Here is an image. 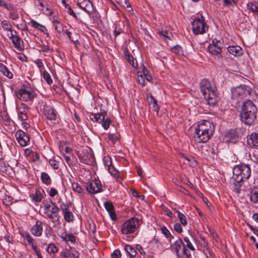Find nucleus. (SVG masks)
<instances>
[{
    "mask_svg": "<svg viewBox=\"0 0 258 258\" xmlns=\"http://www.w3.org/2000/svg\"><path fill=\"white\" fill-rule=\"evenodd\" d=\"M257 112V107L252 101L250 100L244 101L240 107V120L245 124L250 125L256 120Z\"/></svg>",
    "mask_w": 258,
    "mask_h": 258,
    "instance_id": "obj_1",
    "label": "nucleus"
},
{
    "mask_svg": "<svg viewBox=\"0 0 258 258\" xmlns=\"http://www.w3.org/2000/svg\"><path fill=\"white\" fill-rule=\"evenodd\" d=\"M215 125L209 120H203L195 128V141L199 143L208 142L215 132Z\"/></svg>",
    "mask_w": 258,
    "mask_h": 258,
    "instance_id": "obj_2",
    "label": "nucleus"
},
{
    "mask_svg": "<svg viewBox=\"0 0 258 258\" xmlns=\"http://www.w3.org/2000/svg\"><path fill=\"white\" fill-rule=\"evenodd\" d=\"M200 87L207 103L212 106H215L218 101V93L214 88H212L209 81L206 79L202 80L200 82Z\"/></svg>",
    "mask_w": 258,
    "mask_h": 258,
    "instance_id": "obj_3",
    "label": "nucleus"
},
{
    "mask_svg": "<svg viewBox=\"0 0 258 258\" xmlns=\"http://www.w3.org/2000/svg\"><path fill=\"white\" fill-rule=\"evenodd\" d=\"M250 93V88L248 86L245 85H241L231 89V98L234 102L237 104Z\"/></svg>",
    "mask_w": 258,
    "mask_h": 258,
    "instance_id": "obj_4",
    "label": "nucleus"
},
{
    "mask_svg": "<svg viewBox=\"0 0 258 258\" xmlns=\"http://www.w3.org/2000/svg\"><path fill=\"white\" fill-rule=\"evenodd\" d=\"M171 250L175 252L178 258H189L190 253L186 249L181 239H178L171 245Z\"/></svg>",
    "mask_w": 258,
    "mask_h": 258,
    "instance_id": "obj_5",
    "label": "nucleus"
},
{
    "mask_svg": "<svg viewBox=\"0 0 258 258\" xmlns=\"http://www.w3.org/2000/svg\"><path fill=\"white\" fill-rule=\"evenodd\" d=\"M193 33L196 35L203 34L208 29V26L205 22V19L201 15L200 17H196L192 23Z\"/></svg>",
    "mask_w": 258,
    "mask_h": 258,
    "instance_id": "obj_6",
    "label": "nucleus"
},
{
    "mask_svg": "<svg viewBox=\"0 0 258 258\" xmlns=\"http://www.w3.org/2000/svg\"><path fill=\"white\" fill-rule=\"evenodd\" d=\"M139 226L138 219L132 217L124 222L121 225V231L123 234H130L134 233Z\"/></svg>",
    "mask_w": 258,
    "mask_h": 258,
    "instance_id": "obj_7",
    "label": "nucleus"
},
{
    "mask_svg": "<svg viewBox=\"0 0 258 258\" xmlns=\"http://www.w3.org/2000/svg\"><path fill=\"white\" fill-rule=\"evenodd\" d=\"M234 175L237 177H242L244 179H247L251 174V169L248 165L241 164L234 166L233 170Z\"/></svg>",
    "mask_w": 258,
    "mask_h": 258,
    "instance_id": "obj_8",
    "label": "nucleus"
},
{
    "mask_svg": "<svg viewBox=\"0 0 258 258\" xmlns=\"http://www.w3.org/2000/svg\"><path fill=\"white\" fill-rule=\"evenodd\" d=\"M15 94L18 99L25 102L31 101L35 97L34 92L29 91L22 88L16 90Z\"/></svg>",
    "mask_w": 258,
    "mask_h": 258,
    "instance_id": "obj_9",
    "label": "nucleus"
},
{
    "mask_svg": "<svg viewBox=\"0 0 258 258\" xmlns=\"http://www.w3.org/2000/svg\"><path fill=\"white\" fill-rule=\"evenodd\" d=\"M87 190L91 194H95L102 191L101 184L99 180H93L87 183Z\"/></svg>",
    "mask_w": 258,
    "mask_h": 258,
    "instance_id": "obj_10",
    "label": "nucleus"
},
{
    "mask_svg": "<svg viewBox=\"0 0 258 258\" xmlns=\"http://www.w3.org/2000/svg\"><path fill=\"white\" fill-rule=\"evenodd\" d=\"M15 136L17 141L22 147H25L28 144L30 137L26 133L20 130L16 132Z\"/></svg>",
    "mask_w": 258,
    "mask_h": 258,
    "instance_id": "obj_11",
    "label": "nucleus"
},
{
    "mask_svg": "<svg viewBox=\"0 0 258 258\" xmlns=\"http://www.w3.org/2000/svg\"><path fill=\"white\" fill-rule=\"evenodd\" d=\"M243 182L242 177H237L233 175L230 180V184L232 186L233 191L237 194H240Z\"/></svg>",
    "mask_w": 258,
    "mask_h": 258,
    "instance_id": "obj_12",
    "label": "nucleus"
},
{
    "mask_svg": "<svg viewBox=\"0 0 258 258\" xmlns=\"http://www.w3.org/2000/svg\"><path fill=\"white\" fill-rule=\"evenodd\" d=\"M77 5L88 13L91 12L93 10V4L90 0H78Z\"/></svg>",
    "mask_w": 258,
    "mask_h": 258,
    "instance_id": "obj_13",
    "label": "nucleus"
},
{
    "mask_svg": "<svg viewBox=\"0 0 258 258\" xmlns=\"http://www.w3.org/2000/svg\"><path fill=\"white\" fill-rule=\"evenodd\" d=\"M43 113L49 120H54L56 118V110L50 106H45L43 108Z\"/></svg>",
    "mask_w": 258,
    "mask_h": 258,
    "instance_id": "obj_14",
    "label": "nucleus"
},
{
    "mask_svg": "<svg viewBox=\"0 0 258 258\" xmlns=\"http://www.w3.org/2000/svg\"><path fill=\"white\" fill-rule=\"evenodd\" d=\"M146 98L149 105L152 108L153 110L158 113L159 110V106L157 104V100L154 98L152 95L150 93H148L146 95Z\"/></svg>",
    "mask_w": 258,
    "mask_h": 258,
    "instance_id": "obj_15",
    "label": "nucleus"
},
{
    "mask_svg": "<svg viewBox=\"0 0 258 258\" xmlns=\"http://www.w3.org/2000/svg\"><path fill=\"white\" fill-rule=\"evenodd\" d=\"M43 230L42 223L40 221H37L35 224L32 227L31 231L35 236H40Z\"/></svg>",
    "mask_w": 258,
    "mask_h": 258,
    "instance_id": "obj_16",
    "label": "nucleus"
},
{
    "mask_svg": "<svg viewBox=\"0 0 258 258\" xmlns=\"http://www.w3.org/2000/svg\"><path fill=\"white\" fill-rule=\"evenodd\" d=\"M238 139V136L234 130H230L225 135V140L226 142L235 143Z\"/></svg>",
    "mask_w": 258,
    "mask_h": 258,
    "instance_id": "obj_17",
    "label": "nucleus"
},
{
    "mask_svg": "<svg viewBox=\"0 0 258 258\" xmlns=\"http://www.w3.org/2000/svg\"><path fill=\"white\" fill-rule=\"evenodd\" d=\"M105 209L108 212L111 219L115 221L116 219V215L114 212V206L113 204L109 201H107L104 204Z\"/></svg>",
    "mask_w": 258,
    "mask_h": 258,
    "instance_id": "obj_18",
    "label": "nucleus"
},
{
    "mask_svg": "<svg viewBox=\"0 0 258 258\" xmlns=\"http://www.w3.org/2000/svg\"><path fill=\"white\" fill-rule=\"evenodd\" d=\"M78 157L81 162L86 164H89L94 160L93 155L90 153H87L86 154H84V155L79 154Z\"/></svg>",
    "mask_w": 258,
    "mask_h": 258,
    "instance_id": "obj_19",
    "label": "nucleus"
},
{
    "mask_svg": "<svg viewBox=\"0 0 258 258\" xmlns=\"http://www.w3.org/2000/svg\"><path fill=\"white\" fill-rule=\"evenodd\" d=\"M22 237L24 238V240H26L27 244L30 245L34 250H36L37 247L36 245L35 240L30 236L28 232H25L21 234Z\"/></svg>",
    "mask_w": 258,
    "mask_h": 258,
    "instance_id": "obj_20",
    "label": "nucleus"
},
{
    "mask_svg": "<svg viewBox=\"0 0 258 258\" xmlns=\"http://www.w3.org/2000/svg\"><path fill=\"white\" fill-rule=\"evenodd\" d=\"M206 152H207V155H209L213 158H215L218 155L219 153V150L218 149V147L215 144L209 145L208 146H206Z\"/></svg>",
    "mask_w": 258,
    "mask_h": 258,
    "instance_id": "obj_21",
    "label": "nucleus"
},
{
    "mask_svg": "<svg viewBox=\"0 0 258 258\" xmlns=\"http://www.w3.org/2000/svg\"><path fill=\"white\" fill-rule=\"evenodd\" d=\"M247 142L251 146L258 148V133H252L248 138Z\"/></svg>",
    "mask_w": 258,
    "mask_h": 258,
    "instance_id": "obj_22",
    "label": "nucleus"
},
{
    "mask_svg": "<svg viewBox=\"0 0 258 258\" xmlns=\"http://www.w3.org/2000/svg\"><path fill=\"white\" fill-rule=\"evenodd\" d=\"M228 52L235 56H240L243 53L242 48L238 45L229 46L227 47Z\"/></svg>",
    "mask_w": 258,
    "mask_h": 258,
    "instance_id": "obj_23",
    "label": "nucleus"
},
{
    "mask_svg": "<svg viewBox=\"0 0 258 258\" xmlns=\"http://www.w3.org/2000/svg\"><path fill=\"white\" fill-rule=\"evenodd\" d=\"M208 49L209 52L212 54L217 55L219 56L221 55L222 47L220 45L212 44L209 46Z\"/></svg>",
    "mask_w": 258,
    "mask_h": 258,
    "instance_id": "obj_24",
    "label": "nucleus"
},
{
    "mask_svg": "<svg viewBox=\"0 0 258 258\" xmlns=\"http://www.w3.org/2000/svg\"><path fill=\"white\" fill-rule=\"evenodd\" d=\"M125 57L127 61L133 66L134 68L138 67V62L136 58L128 52V50L126 49L124 51Z\"/></svg>",
    "mask_w": 258,
    "mask_h": 258,
    "instance_id": "obj_25",
    "label": "nucleus"
},
{
    "mask_svg": "<svg viewBox=\"0 0 258 258\" xmlns=\"http://www.w3.org/2000/svg\"><path fill=\"white\" fill-rule=\"evenodd\" d=\"M9 38L12 40V43L16 48L18 49L21 48V43L23 42V41L18 36L11 33Z\"/></svg>",
    "mask_w": 258,
    "mask_h": 258,
    "instance_id": "obj_26",
    "label": "nucleus"
},
{
    "mask_svg": "<svg viewBox=\"0 0 258 258\" xmlns=\"http://www.w3.org/2000/svg\"><path fill=\"white\" fill-rule=\"evenodd\" d=\"M250 200L254 203H258V187L254 186L251 189Z\"/></svg>",
    "mask_w": 258,
    "mask_h": 258,
    "instance_id": "obj_27",
    "label": "nucleus"
},
{
    "mask_svg": "<svg viewBox=\"0 0 258 258\" xmlns=\"http://www.w3.org/2000/svg\"><path fill=\"white\" fill-rule=\"evenodd\" d=\"M104 114H106V111L104 110H101L99 113L91 114L90 115V118L92 121L100 122Z\"/></svg>",
    "mask_w": 258,
    "mask_h": 258,
    "instance_id": "obj_28",
    "label": "nucleus"
},
{
    "mask_svg": "<svg viewBox=\"0 0 258 258\" xmlns=\"http://www.w3.org/2000/svg\"><path fill=\"white\" fill-rule=\"evenodd\" d=\"M0 72L9 79H12L13 77V74L9 69L2 63H0Z\"/></svg>",
    "mask_w": 258,
    "mask_h": 258,
    "instance_id": "obj_29",
    "label": "nucleus"
},
{
    "mask_svg": "<svg viewBox=\"0 0 258 258\" xmlns=\"http://www.w3.org/2000/svg\"><path fill=\"white\" fill-rule=\"evenodd\" d=\"M124 249L126 252L127 255L130 258H133L136 255L137 252L136 249L130 245H125Z\"/></svg>",
    "mask_w": 258,
    "mask_h": 258,
    "instance_id": "obj_30",
    "label": "nucleus"
},
{
    "mask_svg": "<svg viewBox=\"0 0 258 258\" xmlns=\"http://www.w3.org/2000/svg\"><path fill=\"white\" fill-rule=\"evenodd\" d=\"M52 22L53 23V26L55 28V30L59 33L62 32L63 30L62 24L61 23L55 19L54 18H52Z\"/></svg>",
    "mask_w": 258,
    "mask_h": 258,
    "instance_id": "obj_31",
    "label": "nucleus"
},
{
    "mask_svg": "<svg viewBox=\"0 0 258 258\" xmlns=\"http://www.w3.org/2000/svg\"><path fill=\"white\" fill-rule=\"evenodd\" d=\"M106 115V114H104L100 121V123H101L102 126L104 130L108 129L111 123V120L109 117L105 118Z\"/></svg>",
    "mask_w": 258,
    "mask_h": 258,
    "instance_id": "obj_32",
    "label": "nucleus"
},
{
    "mask_svg": "<svg viewBox=\"0 0 258 258\" xmlns=\"http://www.w3.org/2000/svg\"><path fill=\"white\" fill-rule=\"evenodd\" d=\"M44 214L47 215L48 218L50 219L52 222L55 223L56 222H59V219L60 218V216L59 215H55L52 213H49V212H45Z\"/></svg>",
    "mask_w": 258,
    "mask_h": 258,
    "instance_id": "obj_33",
    "label": "nucleus"
},
{
    "mask_svg": "<svg viewBox=\"0 0 258 258\" xmlns=\"http://www.w3.org/2000/svg\"><path fill=\"white\" fill-rule=\"evenodd\" d=\"M247 8L252 13L258 14V3L256 2H249L247 4Z\"/></svg>",
    "mask_w": 258,
    "mask_h": 258,
    "instance_id": "obj_34",
    "label": "nucleus"
},
{
    "mask_svg": "<svg viewBox=\"0 0 258 258\" xmlns=\"http://www.w3.org/2000/svg\"><path fill=\"white\" fill-rule=\"evenodd\" d=\"M42 181L46 185L51 184V180L49 175L45 172H42L41 174Z\"/></svg>",
    "mask_w": 258,
    "mask_h": 258,
    "instance_id": "obj_35",
    "label": "nucleus"
},
{
    "mask_svg": "<svg viewBox=\"0 0 258 258\" xmlns=\"http://www.w3.org/2000/svg\"><path fill=\"white\" fill-rule=\"evenodd\" d=\"M43 198V195L39 190H36L35 193L33 195V201L36 203L40 202Z\"/></svg>",
    "mask_w": 258,
    "mask_h": 258,
    "instance_id": "obj_36",
    "label": "nucleus"
},
{
    "mask_svg": "<svg viewBox=\"0 0 258 258\" xmlns=\"http://www.w3.org/2000/svg\"><path fill=\"white\" fill-rule=\"evenodd\" d=\"M116 1L121 6L127 8L128 11H133V9L127 0H116Z\"/></svg>",
    "mask_w": 258,
    "mask_h": 258,
    "instance_id": "obj_37",
    "label": "nucleus"
},
{
    "mask_svg": "<svg viewBox=\"0 0 258 258\" xmlns=\"http://www.w3.org/2000/svg\"><path fill=\"white\" fill-rule=\"evenodd\" d=\"M175 210L177 213V217L180 220L181 224L184 226L187 225V222L185 216L183 214L180 212L179 211L176 210Z\"/></svg>",
    "mask_w": 258,
    "mask_h": 258,
    "instance_id": "obj_38",
    "label": "nucleus"
},
{
    "mask_svg": "<svg viewBox=\"0 0 258 258\" xmlns=\"http://www.w3.org/2000/svg\"><path fill=\"white\" fill-rule=\"evenodd\" d=\"M2 28L5 31H12V25L8 21H3L1 23Z\"/></svg>",
    "mask_w": 258,
    "mask_h": 258,
    "instance_id": "obj_39",
    "label": "nucleus"
},
{
    "mask_svg": "<svg viewBox=\"0 0 258 258\" xmlns=\"http://www.w3.org/2000/svg\"><path fill=\"white\" fill-rule=\"evenodd\" d=\"M108 170L110 173L113 175L116 179H117L118 181H120V178L119 177V173L117 170L115 169L113 166H109L108 168Z\"/></svg>",
    "mask_w": 258,
    "mask_h": 258,
    "instance_id": "obj_40",
    "label": "nucleus"
},
{
    "mask_svg": "<svg viewBox=\"0 0 258 258\" xmlns=\"http://www.w3.org/2000/svg\"><path fill=\"white\" fill-rule=\"evenodd\" d=\"M161 231L162 233L167 238H169V240H171V239H173L174 237L172 236L169 231L166 228V227L163 226L161 228Z\"/></svg>",
    "mask_w": 258,
    "mask_h": 258,
    "instance_id": "obj_41",
    "label": "nucleus"
},
{
    "mask_svg": "<svg viewBox=\"0 0 258 258\" xmlns=\"http://www.w3.org/2000/svg\"><path fill=\"white\" fill-rule=\"evenodd\" d=\"M190 238H191V239L194 240V237L190 235L189 236V237H184L183 239H184V241H185V242L186 243V246L190 250H195V248L194 247V246L192 245V244H191V242H190Z\"/></svg>",
    "mask_w": 258,
    "mask_h": 258,
    "instance_id": "obj_42",
    "label": "nucleus"
},
{
    "mask_svg": "<svg viewBox=\"0 0 258 258\" xmlns=\"http://www.w3.org/2000/svg\"><path fill=\"white\" fill-rule=\"evenodd\" d=\"M63 214L64 216V219L67 222H72L74 220V215L72 212H71V211H68V212H65Z\"/></svg>",
    "mask_w": 258,
    "mask_h": 258,
    "instance_id": "obj_43",
    "label": "nucleus"
},
{
    "mask_svg": "<svg viewBox=\"0 0 258 258\" xmlns=\"http://www.w3.org/2000/svg\"><path fill=\"white\" fill-rule=\"evenodd\" d=\"M72 186L73 190L79 194H82L83 192V190L81 186L78 183H73Z\"/></svg>",
    "mask_w": 258,
    "mask_h": 258,
    "instance_id": "obj_44",
    "label": "nucleus"
},
{
    "mask_svg": "<svg viewBox=\"0 0 258 258\" xmlns=\"http://www.w3.org/2000/svg\"><path fill=\"white\" fill-rule=\"evenodd\" d=\"M238 0H224V5L225 6L230 7L235 6Z\"/></svg>",
    "mask_w": 258,
    "mask_h": 258,
    "instance_id": "obj_45",
    "label": "nucleus"
},
{
    "mask_svg": "<svg viewBox=\"0 0 258 258\" xmlns=\"http://www.w3.org/2000/svg\"><path fill=\"white\" fill-rule=\"evenodd\" d=\"M58 250L57 247L52 243H50L48 245L47 251L48 253H55Z\"/></svg>",
    "mask_w": 258,
    "mask_h": 258,
    "instance_id": "obj_46",
    "label": "nucleus"
},
{
    "mask_svg": "<svg viewBox=\"0 0 258 258\" xmlns=\"http://www.w3.org/2000/svg\"><path fill=\"white\" fill-rule=\"evenodd\" d=\"M43 79L46 81L48 84H51L52 83V79L50 77L49 73L46 71H44L43 73Z\"/></svg>",
    "mask_w": 258,
    "mask_h": 258,
    "instance_id": "obj_47",
    "label": "nucleus"
},
{
    "mask_svg": "<svg viewBox=\"0 0 258 258\" xmlns=\"http://www.w3.org/2000/svg\"><path fill=\"white\" fill-rule=\"evenodd\" d=\"M172 52L177 54H180L182 53V49L179 45H177L171 48Z\"/></svg>",
    "mask_w": 258,
    "mask_h": 258,
    "instance_id": "obj_48",
    "label": "nucleus"
},
{
    "mask_svg": "<svg viewBox=\"0 0 258 258\" xmlns=\"http://www.w3.org/2000/svg\"><path fill=\"white\" fill-rule=\"evenodd\" d=\"M50 203L52 205V207L50 210V212L53 213L55 215H58V213L59 211V209L56 206L54 203L51 202Z\"/></svg>",
    "mask_w": 258,
    "mask_h": 258,
    "instance_id": "obj_49",
    "label": "nucleus"
},
{
    "mask_svg": "<svg viewBox=\"0 0 258 258\" xmlns=\"http://www.w3.org/2000/svg\"><path fill=\"white\" fill-rule=\"evenodd\" d=\"M143 72L146 80L148 82H151L152 80V76L150 74H148L149 71L144 66L143 67Z\"/></svg>",
    "mask_w": 258,
    "mask_h": 258,
    "instance_id": "obj_50",
    "label": "nucleus"
},
{
    "mask_svg": "<svg viewBox=\"0 0 258 258\" xmlns=\"http://www.w3.org/2000/svg\"><path fill=\"white\" fill-rule=\"evenodd\" d=\"M252 162L258 165V151H254L250 156Z\"/></svg>",
    "mask_w": 258,
    "mask_h": 258,
    "instance_id": "obj_51",
    "label": "nucleus"
},
{
    "mask_svg": "<svg viewBox=\"0 0 258 258\" xmlns=\"http://www.w3.org/2000/svg\"><path fill=\"white\" fill-rule=\"evenodd\" d=\"M18 117L21 121H25L28 119L26 113L23 111H19L18 112Z\"/></svg>",
    "mask_w": 258,
    "mask_h": 258,
    "instance_id": "obj_52",
    "label": "nucleus"
},
{
    "mask_svg": "<svg viewBox=\"0 0 258 258\" xmlns=\"http://www.w3.org/2000/svg\"><path fill=\"white\" fill-rule=\"evenodd\" d=\"M49 163L53 169H57L58 168V162L55 159H50Z\"/></svg>",
    "mask_w": 258,
    "mask_h": 258,
    "instance_id": "obj_53",
    "label": "nucleus"
},
{
    "mask_svg": "<svg viewBox=\"0 0 258 258\" xmlns=\"http://www.w3.org/2000/svg\"><path fill=\"white\" fill-rule=\"evenodd\" d=\"M122 32V29L120 27L119 24H116L114 30V34L115 37Z\"/></svg>",
    "mask_w": 258,
    "mask_h": 258,
    "instance_id": "obj_54",
    "label": "nucleus"
},
{
    "mask_svg": "<svg viewBox=\"0 0 258 258\" xmlns=\"http://www.w3.org/2000/svg\"><path fill=\"white\" fill-rule=\"evenodd\" d=\"M121 252L119 249L114 250L111 254L112 258H121Z\"/></svg>",
    "mask_w": 258,
    "mask_h": 258,
    "instance_id": "obj_55",
    "label": "nucleus"
},
{
    "mask_svg": "<svg viewBox=\"0 0 258 258\" xmlns=\"http://www.w3.org/2000/svg\"><path fill=\"white\" fill-rule=\"evenodd\" d=\"M66 9L67 12L69 14H70V15L72 16L73 17H74L76 19L77 18V17L76 14L74 13V11L72 10V9L70 6V5L69 6H67Z\"/></svg>",
    "mask_w": 258,
    "mask_h": 258,
    "instance_id": "obj_56",
    "label": "nucleus"
},
{
    "mask_svg": "<svg viewBox=\"0 0 258 258\" xmlns=\"http://www.w3.org/2000/svg\"><path fill=\"white\" fill-rule=\"evenodd\" d=\"M10 17L13 20H16L19 18V16L16 11L14 10L10 12Z\"/></svg>",
    "mask_w": 258,
    "mask_h": 258,
    "instance_id": "obj_57",
    "label": "nucleus"
},
{
    "mask_svg": "<svg viewBox=\"0 0 258 258\" xmlns=\"http://www.w3.org/2000/svg\"><path fill=\"white\" fill-rule=\"evenodd\" d=\"M30 24L31 25L32 27L33 28H36V29H39V27L44 28V26L38 23L35 20H32L30 21Z\"/></svg>",
    "mask_w": 258,
    "mask_h": 258,
    "instance_id": "obj_58",
    "label": "nucleus"
},
{
    "mask_svg": "<svg viewBox=\"0 0 258 258\" xmlns=\"http://www.w3.org/2000/svg\"><path fill=\"white\" fill-rule=\"evenodd\" d=\"M70 249L71 250V254H72L74 257L78 258L79 257V253L78 251L71 247H70Z\"/></svg>",
    "mask_w": 258,
    "mask_h": 258,
    "instance_id": "obj_59",
    "label": "nucleus"
},
{
    "mask_svg": "<svg viewBox=\"0 0 258 258\" xmlns=\"http://www.w3.org/2000/svg\"><path fill=\"white\" fill-rule=\"evenodd\" d=\"M174 229L178 233H180L182 232V228L181 225L178 223H175L174 225Z\"/></svg>",
    "mask_w": 258,
    "mask_h": 258,
    "instance_id": "obj_60",
    "label": "nucleus"
},
{
    "mask_svg": "<svg viewBox=\"0 0 258 258\" xmlns=\"http://www.w3.org/2000/svg\"><path fill=\"white\" fill-rule=\"evenodd\" d=\"M104 162L105 165L107 166L108 168L109 166H112L111 158L109 157H105L104 158Z\"/></svg>",
    "mask_w": 258,
    "mask_h": 258,
    "instance_id": "obj_61",
    "label": "nucleus"
},
{
    "mask_svg": "<svg viewBox=\"0 0 258 258\" xmlns=\"http://www.w3.org/2000/svg\"><path fill=\"white\" fill-rule=\"evenodd\" d=\"M159 34L165 41H167V39H169V33L167 31H161Z\"/></svg>",
    "mask_w": 258,
    "mask_h": 258,
    "instance_id": "obj_62",
    "label": "nucleus"
},
{
    "mask_svg": "<svg viewBox=\"0 0 258 258\" xmlns=\"http://www.w3.org/2000/svg\"><path fill=\"white\" fill-rule=\"evenodd\" d=\"M68 207H69L68 205H67V204H65L64 203H62V204L60 205V209L61 210V211L62 212L63 214L69 211Z\"/></svg>",
    "mask_w": 258,
    "mask_h": 258,
    "instance_id": "obj_63",
    "label": "nucleus"
},
{
    "mask_svg": "<svg viewBox=\"0 0 258 258\" xmlns=\"http://www.w3.org/2000/svg\"><path fill=\"white\" fill-rule=\"evenodd\" d=\"M76 240V237L75 236L72 235L71 233L68 234L67 241H69L71 242L72 243H75Z\"/></svg>",
    "mask_w": 258,
    "mask_h": 258,
    "instance_id": "obj_64",
    "label": "nucleus"
}]
</instances>
